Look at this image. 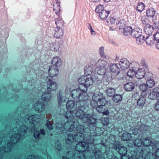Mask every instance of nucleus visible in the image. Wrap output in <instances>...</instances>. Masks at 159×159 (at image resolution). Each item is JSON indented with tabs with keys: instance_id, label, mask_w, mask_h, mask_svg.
Listing matches in <instances>:
<instances>
[{
	"instance_id": "20",
	"label": "nucleus",
	"mask_w": 159,
	"mask_h": 159,
	"mask_svg": "<svg viewBox=\"0 0 159 159\" xmlns=\"http://www.w3.org/2000/svg\"><path fill=\"white\" fill-rule=\"evenodd\" d=\"M146 70L143 68L138 69L135 72V77L138 79L141 80L145 76V72Z\"/></svg>"
},
{
	"instance_id": "60",
	"label": "nucleus",
	"mask_w": 159,
	"mask_h": 159,
	"mask_svg": "<svg viewBox=\"0 0 159 159\" xmlns=\"http://www.w3.org/2000/svg\"><path fill=\"white\" fill-rule=\"evenodd\" d=\"M118 26L119 27V29H122L125 28V24L124 20H120L118 23Z\"/></svg>"
},
{
	"instance_id": "61",
	"label": "nucleus",
	"mask_w": 159,
	"mask_h": 159,
	"mask_svg": "<svg viewBox=\"0 0 159 159\" xmlns=\"http://www.w3.org/2000/svg\"><path fill=\"white\" fill-rule=\"evenodd\" d=\"M104 10V7L103 5H98L95 10V11L96 13L99 14L102 11Z\"/></svg>"
},
{
	"instance_id": "21",
	"label": "nucleus",
	"mask_w": 159,
	"mask_h": 159,
	"mask_svg": "<svg viewBox=\"0 0 159 159\" xmlns=\"http://www.w3.org/2000/svg\"><path fill=\"white\" fill-rule=\"evenodd\" d=\"M63 30L61 28H56L55 29L54 36L57 39L61 38L63 35Z\"/></svg>"
},
{
	"instance_id": "12",
	"label": "nucleus",
	"mask_w": 159,
	"mask_h": 159,
	"mask_svg": "<svg viewBox=\"0 0 159 159\" xmlns=\"http://www.w3.org/2000/svg\"><path fill=\"white\" fill-rule=\"evenodd\" d=\"M103 96L102 94L99 92L94 94L92 97L93 100L91 103V105L92 107L95 108L96 107V105H95V104H97L99 100L102 98Z\"/></svg>"
},
{
	"instance_id": "18",
	"label": "nucleus",
	"mask_w": 159,
	"mask_h": 159,
	"mask_svg": "<svg viewBox=\"0 0 159 159\" xmlns=\"http://www.w3.org/2000/svg\"><path fill=\"white\" fill-rule=\"evenodd\" d=\"M38 117L37 115H32L30 116L29 115L27 114L25 115L24 117L21 118L20 119V120L23 121V123L28 121V120H32V121H35L36 118Z\"/></svg>"
},
{
	"instance_id": "38",
	"label": "nucleus",
	"mask_w": 159,
	"mask_h": 159,
	"mask_svg": "<svg viewBox=\"0 0 159 159\" xmlns=\"http://www.w3.org/2000/svg\"><path fill=\"white\" fill-rule=\"evenodd\" d=\"M116 93V89L113 88H108L106 90L107 95L109 97H112L114 96Z\"/></svg>"
},
{
	"instance_id": "47",
	"label": "nucleus",
	"mask_w": 159,
	"mask_h": 159,
	"mask_svg": "<svg viewBox=\"0 0 159 159\" xmlns=\"http://www.w3.org/2000/svg\"><path fill=\"white\" fill-rule=\"evenodd\" d=\"M80 108L79 107L78 110L75 114L76 117L80 119V118H82V116H83L85 114L83 110L80 109Z\"/></svg>"
},
{
	"instance_id": "9",
	"label": "nucleus",
	"mask_w": 159,
	"mask_h": 159,
	"mask_svg": "<svg viewBox=\"0 0 159 159\" xmlns=\"http://www.w3.org/2000/svg\"><path fill=\"white\" fill-rule=\"evenodd\" d=\"M159 39V32H157L153 35H149L146 38L147 44L148 45H152L156 41L157 39Z\"/></svg>"
},
{
	"instance_id": "45",
	"label": "nucleus",
	"mask_w": 159,
	"mask_h": 159,
	"mask_svg": "<svg viewBox=\"0 0 159 159\" xmlns=\"http://www.w3.org/2000/svg\"><path fill=\"white\" fill-rule=\"evenodd\" d=\"M55 24L57 26V28H61V27L63 26V21L61 18H57L55 20Z\"/></svg>"
},
{
	"instance_id": "36",
	"label": "nucleus",
	"mask_w": 159,
	"mask_h": 159,
	"mask_svg": "<svg viewBox=\"0 0 159 159\" xmlns=\"http://www.w3.org/2000/svg\"><path fill=\"white\" fill-rule=\"evenodd\" d=\"M122 99V96L120 94H116L113 96V101L116 103H118L121 101Z\"/></svg>"
},
{
	"instance_id": "56",
	"label": "nucleus",
	"mask_w": 159,
	"mask_h": 159,
	"mask_svg": "<svg viewBox=\"0 0 159 159\" xmlns=\"http://www.w3.org/2000/svg\"><path fill=\"white\" fill-rule=\"evenodd\" d=\"M99 52L101 57L104 58H106V56L105 55L104 51V47L103 46H102L99 48Z\"/></svg>"
},
{
	"instance_id": "62",
	"label": "nucleus",
	"mask_w": 159,
	"mask_h": 159,
	"mask_svg": "<svg viewBox=\"0 0 159 159\" xmlns=\"http://www.w3.org/2000/svg\"><path fill=\"white\" fill-rule=\"evenodd\" d=\"M140 64L143 67L144 70H146V71L148 70V66L147 62L144 59H142L140 62Z\"/></svg>"
},
{
	"instance_id": "48",
	"label": "nucleus",
	"mask_w": 159,
	"mask_h": 159,
	"mask_svg": "<svg viewBox=\"0 0 159 159\" xmlns=\"http://www.w3.org/2000/svg\"><path fill=\"white\" fill-rule=\"evenodd\" d=\"M78 99H79L80 101L79 102L77 101V102H86V100H87L88 97L85 95V93H84V94H83L80 93Z\"/></svg>"
},
{
	"instance_id": "40",
	"label": "nucleus",
	"mask_w": 159,
	"mask_h": 159,
	"mask_svg": "<svg viewBox=\"0 0 159 159\" xmlns=\"http://www.w3.org/2000/svg\"><path fill=\"white\" fill-rule=\"evenodd\" d=\"M155 11L152 8L148 9L146 11V15L148 17H152L155 15Z\"/></svg>"
},
{
	"instance_id": "26",
	"label": "nucleus",
	"mask_w": 159,
	"mask_h": 159,
	"mask_svg": "<svg viewBox=\"0 0 159 159\" xmlns=\"http://www.w3.org/2000/svg\"><path fill=\"white\" fill-rule=\"evenodd\" d=\"M52 94L46 92L42 95L41 99L44 102H48L51 99Z\"/></svg>"
},
{
	"instance_id": "1",
	"label": "nucleus",
	"mask_w": 159,
	"mask_h": 159,
	"mask_svg": "<svg viewBox=\"0 0 159 159\" xmlns=\"http://www.w3.org/2000/svg\"><path fill=\"white\" fill-rule=\"evenodd\" d=\"M12 134L10 138V140L11 143L8 141L4 140L2 142L1 141V139H0V159L2 158L3 157V155L5 153L9 152L11 151L13 147V144H16L18 143L20 140L22 138L20 134L17 132H15L12 131L11 132Z\"/></svg>"
},
{
	"instance_id": "43",
	"label": "nucleus",
	"mask_w": 159,
	"mask_h": 159,
	"mask_svg": "<svg viewBox=\"0 0 159 159\" xmlns=\"http://www.w3.org/2000/svg\"><path fill=\"white\" fill-rule=\"evenodd\" d=\"M74 112L72 111H68L65 114L66 118L69 119H73L74 118Z\"/></svg>"
},
{
	"instance_id": "35",
	"label": "nucleus",
	"mask_w": 159,
	"mask_h": 159,
	"mask_svg": "<svg viewBox=\"0 0 159 159\" xmlns=\"http://www.w3.org/2000/svg\"><path fill=\"white\" fill-rule=\"evenodd\" d=\"M74 135L75 139V141L78 142H81L80 141L81 140H83V141L84 136L82 133L79 132L76 133Z\"/></svg>"
},
{
	"instance_id": "8",
	"label": "nucleus",
	"mask_w": 159,
	"mask_h": 159,
	"mask_svg": "<svg viewBox=\"0 0 159 159\" xmlns=\"http://www.w3.org/2000/svg\"><path fill=\"white\" fill-rule=\"evenodd\" d=\"M48 72L49 76H47L46 80H51L49 78V77L52 78L58 75V68L56 66L51 65L49 67Z\"/></svg>"
},
{
	"instance_id": "53",
	"label": "nucleus",
	"mask_w": 159,
	"mask_h": 159,
	"mask_svg": "<svg viewBox=\"0 0 159 159\" xmlns=\"http://www.w3.org/2000/svg\"><path fill=\"white\" fill-rule=\"evenodd\" d=\"M145 80H153V74L151 72H145Z\"/></svg>"
},
{
	"instance_id": "13",
	"label": "nucleus",
	"mask_w": 159,
	"mask_h": 159,
	"mask_svg": "<svg viewBox=\"0 0 159 159\" xmlns=\"http://www.w3.org/2000/svg\"><path fill=\"white\" fill-rule=\"evenodd\" d=\"M97 121V119L93 118H89L88 121V125L91 132L92 131V129L94 131H95V130L97 128H99L98 127H97L96 126Z\"/></svg>"
},
{
	"instance_id": "58",
	"label": "nucleus",
	"mask_w": 159,
	"mask_h": 159,
	"mask_svg": "<svg viewBox=\"0 0 159 159\" xmlns=\"http://www.w3.org/2000/svg\"><path fill=\"white\" fill-rule=\"evenodd\" d=\"M146 84L148 87L152 88L155 85V83L154 80H147Z\"/></svg>"
},
{
	"instance_id": "52",
	"label": "nucleus",
	"mask_w": 159,
	"mask_h": 159,
	"mask_svg": "<svg viewBox=\"0 0 159 159\" xmlns=\"http://www.w3.org/2000/svg\"><path fill=\"white\" fill-rule=\"evenodd\" d=\"M98 105L97 104H95V105H96V107L95 108H96V110L98 112L100 113H102L103 111H104V106L99 105L97 106V105Z\"/></svg>"
},
{
	"instance_id": "57",
	"label": "nucleus",
	"mask_w": 159,
	"mask_h": 159,
	"mask_svg": "<svg viewBox=\"0 0 159 159\" xmlns=\"http://www.w3.org/2000/svg\"><path fill=\"white\" fill-rule=\"evenodd\" d=\"M141 20L143 24L145 25H149L148 24L149 22V20L147 18L146 16L145 15L141 17Z\"/></svg>"
},
{
	"instance_id": "49",
	"label": "nucleus",
	"mask_w": 159,
	"mask_h": 159,
	"mask_svg": "<svg viewBox=\"0 0 159 159\" xmlns=\"http://www.w3.org/2000/svg\"><path fill=\"white\" fill-rule=\"evenodd\" d=\"M75 105V102L73 101L69 100L66 104V107L68 109H71L73 108Z\"/></svg>"
},
{
	"instance_id": "46",
	"label": "nucleus",
	"mask_w": 159,
	"mask_h": 159,
	"mask_svg": "<svg viewBox=\"0 0 159 159\" xmlns=\"http://www.w3.org/2000/svg\"><path fill=\"white\" fill-rule=\"evenodd\" d=\"M144 5L143 2H139L136 8V11H138V12H141L144 9Z\"/></svg>"
},
{
	"instance_id": "2",
	"label": "nucleus",
	"mask_w": 159,
	"mask_h": 159,
	"mask_svg": "<svg viewBox=\"0 0 159 159\" xmlns=\"http://www.w3.org/2000/svg\"><path fill=\"white\" fill-rule=\"evenodd\" d=\"M88 148V146L85 142H79L76 145L75 149L78 152L73 155L74 159H85L83 152Z\"/></svg>"
},
{
	"instance_id": "22",
	"label": "nucleus",
	"mask_w": 159,
	"mask_h": 159,
	"mask_svg": "<svg viewBox=\"0 0 159 159\" xmlns=\"http://www.w3.org/2000/svg\"><path fill=\"white\" fill-rule=\"evenodd\" d=\"M52 66H56L58 68L60 66L62 63V61L58 57H54L52 61Z\"/></svg>"
},
{
	"instance_id": "15",
	"label": "nucleus",
	"mask_w": 159,
	"mask_h": 159,
	"mask_svg": "<svg viewBox=\"0 0 159 159\" xmlns=\"http://www.w3.org/2000/svg\"><path fill=\"white\" fill-rule=\"evenodd\" d=\"M34 108L37 112H41L45 108L44 104L42 102H38L34 104Z\"/></svg>"
},
{
	"instance_id": "44",
	"label": "nucleus",
	"mask_w": 159,
	"mask_h": 159,
	"mask_svg": "<svg viewBox=\"0 0 159 159\" xmlns=\"http://www.w3.org/2000/svg\"><path fill=\"white\" fill-rule=\"evenodd\" d=\"M131 137L130 134L125 133L123 134L121 139L124 141H127L131 139Z\"/></svg>"
},
{
	"instance_id": "5",
	"label": "nucleus",
	"mask_w": 159,
	"mask_h": 159,
	"mask_svg": "<svg viewBox=\"0 0 159 159\" xmlns=\"http://www.w3.org/2000/svg\"><path fill=\"white\" fill-rule=\"evenodd\" d=\"M77 126V128L78 129L77 131L81 132L84 129V126L82 125H78V124L75 122L71 121H68L65 122L63 125L64 129L67 131L71 132L73 130L75 126Z\"/></svg>"
},
{
	"instance_id": "54",
	"label": "nucleus",
	"mask_w": 159,
	"mask_h": 159,
	"mask_svg": "<svg viewBox=\"0 0 159 159\" xmlns=\"http://www.w3.org/2000/svg\"><path fill=\"white\" fill-rule=\"evenodd\" d=\"M143 144L145 146H148L151 144V141L149 138L145 139H143Z\"/></svg>"
},
{
	"instance_id": "25",
	"label": "nucleus",
	"mask_w": 159,
	"mask_h": 159,
	"mask_svg": "<svg viewBox=\"0 0 159 159\" xmlns=\"http://www.w3.org/2000/svg\"><path fill=\"white\" fill-rule=\"evenodd\" d=\"M110 12V11H106L105 10L102 11L99 14V16L101 20H104L108 17Z\"/></svg>"
},
{
	"instance_id": "33",
	"label": "nucleus",
	"mask_w": 159,
	"mask_h": 159,
	"mask_svg": "<svg viewBox=\"0 0 159 159\" xmlns=\"http://www.w3.org/2000/svg\"><path fill=\"white\" fill-rule=\"evenodd\" d=\"M81 90H82L80 89V90H72L71 93V95L72 97L74 99H78L81 93Z\"/></svg>"
},
{
	"instance_id": "10",
	"label": "nucleus",
	"mask_w": 159,
	"mask_h": 159,
	"mask_svg": "<svg viewBox=\"0 0 159 159\" xmlns=\"http://www.w3.org/2000/svg\"><path fill=\"white\" fill-rule=\"evenodd\" d=\"M113 148L116 150L121 156L126 154L127 151V148L126 147L121 146L120 143L114 144Z\"/></svg>"
},
{
	"instance_id": "41",
	"label": "nucleus",
	"mask_w": 159,
	"mask_h": 159,
	"mask_svg": "<svg viewBox=\"0 0 159 159\" xmlns=\"http://www.w3.org/2000/svg\"><path fill=\"white\" fill-rule=\"evenodd\" d=\"M59 47L60 46L58 43H54L52 44L50 48L51 50L55 52L59 50Z\"/></svg>"
},
{
	"instance_id": "19",
	"label": "nucleus",
	"mask_w": 159,
	"mask_h": 159,
	"mask_svg": "<svg viewBox=\"0 0 159 159\" xmlns=\"http://www.w3.org/2000/svg\"><path fill=\"white\" fill-rule=\"evenodd\" d=\"M109 68L111 72L115 74L116 76H118L120 73V69L116 64H111L109 66Z\"/></svg>"
},
{
	"instance_id": "51",
	"label": "nucleus",
	"mask_w": 159,
	"mask_h": 159,
	"mask_svg": "<svg viewBox=\"0 0 159 159\" xmlns=\"http://www.w3.org/2000/svg\"><path fill=\"white\" fill-rule=\"evenodd\" d=\"M57 100L59 106L61 105L62 102L63 100V98L61 92H59L57 94Z\"/></svg>"
},
{
	"instance_id": "32",
	"label": "nucleus",
	"mask_w": 159,
	"mask_h": 159,
	"mask_svg": "<svg viewBox=\"0 0 159 159\" xmlns=\"http://www.w3.org/2000/svg\"><path fill=\"white\" fill-rule=\"evenodd\" d=\"M107 64V62L102 59H99L97 62V66L105 68Z\"/></svg>"
},
{
	"instance_id": "59",
	"label": "nucleus",
	"mask_w": 159,
	"mask_h": 159,
	"mask_svg": "<svg viewBox=\"0 0 159 159\" xmlns=\"http://www.w3.org/2000/svg\"><path fill=\"white\" fill-rule=\"evenodd\" d=\"M89 115L84 114V115L82 116V118H80V119L83 122L86 123L88 122L89 120Z\"/></svg>"
},
{
	"instance_id": "27",
	"label": "nucleus",
	"mask_w": 159,
	"mask_h": 159,
	"mask_svg": "<svg viewBox=\"0 0 159 159\" xmlns=\"http://www.w3.org/2000/svg\"><path fill=\"white\" fill-rule=\"evenodd\" d=\"M157 155L152 152H149L145 156L144 158L140 156L139 159H156Z\"/></svg>"
},
{
	"instance_id": "29",
	"label": "nucleus",
	"mask_w": 159,
	"mask_h": 159,
	"mask_svg": "<svg viewBox=\"0 0 159 159\" xmlns=\"http://www.w3.org/2000/svg\"><path fill=\"white\" fill-rule=\"evenodd\" d=\"M85 81L84 83L81 84L80 85L82 87L84 86L85 87V89H82V91L85 92L87 90V88L90 86L93 85V80H85Z\"/></svg>"
},
{
	"instance_id": "6",
	"label": "nucleus",
	"mask_w": 159,
	"mask_h": 159,
	"mask_svg": "<svg viewBox=\"0 0 159 159\" xmlns=\"http://www.w3.org/2000/svg\"><path fill=\"white\" fill-rule=\"evenodd\" d=\"M13 129V132H17L22 137V138H24L28 128L27 127L24 125H21L19 127V125L17 124L16 126Z\"/></svg>"
},
{
	"instance_id": "31",
	"label": "nucleus",
	"mask_w": 159,
	"mask_h": 159,
	"mask_svg": "<svg viewBox=\"0 0 159 159\" xmlns=\"http://www.w3.org/2000/svg\"><path fill=\"white\" fill-rule=\"evenodd\" d=\"M133 29L131 27H127L124 28L123 34L125 36H131Z\"/></svg>"
},
{
	"instance_id": "28",
	"label": "nucleus",
	"mask_w": 159,
	"mask_h": 159,
	"mask_svg": "<svg viewBox=\"0 0 159 159\" xmlns=\"http://www.w3.org/2000/svg\"><path fill=\"white\" fill-rule=\"evenodd\" d=\"M75 140L74 135L71 134H68L66 138V143L68 144H71Z\"/></svg>"
},
{
	"instance_id": "55",
	"label": "nucleus",
	"mask_w": 159,
	"mask_h": 159,
	"mask_svg": "<svg viewBox=\"0 0 159 159\" xmlns=\"http://www.w3.org/2000/svg\"><path fill=\"white\" fill-rule=\"evenodd\" d=\"M127 75L130 78L132 79L135 75V72L129 69V70L128 71Z\"/></svg>"
},
{
	"instance_id": "11",
	"label": "nucleus",
	"mask_w": 159,
	"mask_h": 159,
	"mask_svg": "<svg viewBox=\"0 0 159 159\" xmlns=\"http://www.w3.org/2000/svg\"><path fill=\"white\" fill-rule=\"evenodd\" d=\"M97 135V133H96L95 131H94L93 133L91 132L90 135L84 136L83 142H85L86 144H87L88 146L89 144H93L94 143L93 137Z\"/></svg>"
},
{
	"instance_id": "17",
	"label": "nucleus",
	"mask_w": 159,
	"mask_h": 159,
	"mask_svg": "<svg viewBox=\"0 0 159 159\" xmlns=\"http://www.w3.org/2000/svg\"><path fill=\"white\" fill-rule=\"evenodd\" d=\"M47 89L48 91L51 92L56 90L57 88L56 83L52 80H48L47 82Z\"/></svg>"
},
{
	"instance_id": "24",
	"label": "nucleus",
	"mask_w": 159,
	"mask_h": 159,
	"mask_svg": "<svg viewBox=\"0 0 159 159\" xmlns=\"http://www.w3.org/2000/svg\"><path fill=\"white\" fill-rule=\"evenodd\" d=\"M139 64L135 61H134L129 63V67L130 68V69H131V70L135 72L139 69Z\"/></svg>"
},
{
	"instance_id": "16",
	"label": "nucleus",
	"mask_w": 159,
	"mask_h": 159,
	"mask_svg": "<svg viewBox=\"0 0 159 159\" xmlns=\"http://www.w3.org/2000/svg\"><path fill=\"white\" fill-rule=\"evenodd\" d=\"M129 62L126 58L121 59L119 62L121 68L123 70L128 69L129 66Z\"/></svg>"
},
{
	"instance_id": "34",
	"label": "nucleus",
	"mask_w": 159,
	"mask_h": 159,
	"mask_svg": "<svg viewBox=\"0 0 159 159\" xmlns=\"http://www.w3.org/2000/svg\"><path fill=\"white\" fill-rule=\"evenodd\" d=\"M139 89L141 91V95L143 97L147 96L146 91L148 89L147 85L145 84H142L140 86Z\"/></svg>"
},
{
	"instance_id": "14",
	"label": "nucleus",
	"mask_w": 159,
	"mask_h": 159,
	"mask_svg": "<svg viewBox=\"0 0 159 159\" xmlns=\"http://www.w3.org/2000/svg\"><path fill=\"white\" fill-rule=\"evenodd\" d=\"M159 88L155 87L152 89V91L149 95V98L151 100H155L159 98Z\"/></svg>"
},
{
	"instance_id": "42",
	"label": "nucleus",
	"mask_w": 159,
	"mask_h": 159,
	"mask_svg": "<svg viewBox=\"0 0 159 159\" xmlns=\"http://www.w3.org/2000/svg\"><path fill=\"white\" fill-rule=\"evenodd\" d=\"M145 97H143L139 98L137 101V104L139 107H142L145 104L146 99Z\"/></svg>"
},
{
	"instance_id": "4",
	"label": "nucleus",
	"mask_w": 159,
	"mask_h": 159,
	"mask_svg": "<svg viewBox=\"0 0 159 159\" xmlns=\"http://www.w3.org/2000/svg\"><path fill=\"white\" fill-rule=\"evenodd\" d=\"M131 36L136 39L137 43L141 44L144 41V37L142 35V29L139 27H136L133 29Z\"/></svg>"
},
{
	"instance_id": "50",
	"label": "nucleus",
	"mask_w": 159,
	"mask_h": 159,
	"mask_svg": "<svg viewBox=\"0 0 159 159\" xmlns=\"http://www.w3.org/2000/svg\"><path fill=\"white\" fill-rule=\"evenodd\" d=\"M107 103V101L103 97L97 103V104L105 106Z\"/></svg>"
},
{
	"instance_id": "63",
	"label": "nucleus",
	"mask_w": 159,
	"mask_h": 159,
	"mask_svg": "<svg viewBox=\"0 0 159 159\" xmlns=\"http://www.w3.org/2000/svg\"><path fill=\"white\" fill-rule=\"evenodd\" d=\"M86 26L88 27V28L90 30V32L92 35H96V32L93 29L91 25L89 23H87L86 24Z\"/></svg>"
},
{
	"instance_id": "7",
	"label": "nucleus",
	"mask_w": 159,
	"mask_h": 159,
	"mask_svg": "<svg viewBox=\"0 0 159 159\" xmlns=\"http://www.w3.org/2000/svg\"><path fill=\"white\" fill-rule=\"evenodd\" d=\"M25 69L27 74L26 76H27L28 75H32L36 74L35 71L39 69L38 65L34 64V62H32L30 64L29 66L26 67Z\"/></svg>"
},
{
	"instance_id": "37",
	"label": "nucleus",
	"mask_w": 159,
	"mask_h": 159,
	"mask_svg": "<svg viewBox=\"0 0 159 159\" xmlns=\"http://www.w3.org/2000/svg\"><path fill=\"white\" fill-rule=\"evenodd\" d=\"M105 70V68H103L100 67H97L95 68V72L98 75L102 76L105 72H106Z\"/></svg>"
},
{
	"instance_id": "64",
	"label": "nucleus",
	"mask_w": 159,
	"mask_h": 159,
	"mask_svg": "<svg viewBox=\"0 0 159 159\" xmlns=\"http://www.w3.org/2000/svg\"><path fill=\"white\" fill-rule=\"evenodd\" d=\"M142 143V140L139 139H136L134 142V144L135 146L139 147L140 146Z\"/></svg>"
},
{
	"instance_id": "39",
	"label": "nucleus",
	"mask_w": 159,
	"mask_h": 159,
	"mask_svg": "<svg viewBox=\"0 0 159 159\" xmlns=\"http://www.w3.org/2000/svg\"><path fill=\"white\" fill-rule=\"evenodd\" d=\"M104 80H113L111 73L109 71H106L102 76Z\"/></svg>"
},
{
	"instance_id": "30",
	"label": "nucleus",
	"mask_w": 159,
	"mask_h": 159,
	"mask_svg": "<svg viewBox=\"0 0 159 159\" xmlns=\"http://www.w3.org/2000/svg\"><path fill=\"white\" fill-rule=\"evenodd\" d=\"M124 87L126 91H130L134 89V84L132 82H129L125 84Z\"/></svg>"
},
{
	"instance_id": "23",
	"label": "nucleus",
	"mask_w": 159,
	"mask_h": 159,
	"mask_svg": "<svg viewBox=\"0 0 159 159\" xmlns=\"http://www.w3.org/2000/svg\"><path fill=\"white\" fill-rule=\"evenodd\" d=\"M154 29L152 26L150 25H146L144 28V31L146 34L149 35H152V34L153 31Z\"/></svg>"
},
{
	"instance_id": "3",
	"label": "nucleus",
	"mask_w": 159,
	"mask_h": 159,
	"mask_svg": "<svg viewBox=\"0 0 159 159\" xmlns=\"http://www.w3.org/2000/svg\"><path fill=\"white\" fill-rule=\"evenodd\" d=\"M93 70V69L89 65L86 66L84 68L85 75H83L82 76L80 75L78 77L77 76H78V75L76 74L75 75V79L77 78V80H89V79L90 80H95L96 79H97L98 80V76L97 77L96 76L95 78L91 76Z\"/></svg>"
}]
</instances>
